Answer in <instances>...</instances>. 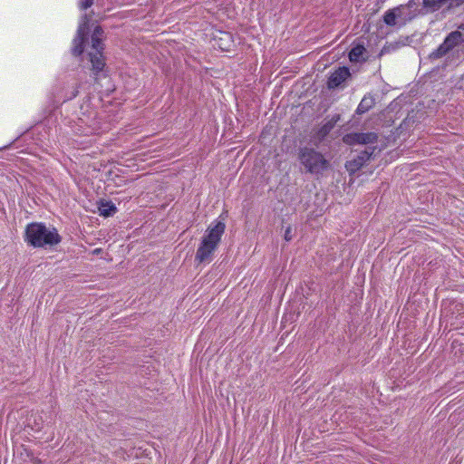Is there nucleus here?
Listing matches in <instances>:
<instances>
[{
  "instance_id": "obj_1",
  "label": "nucleus",
  "mask_w": 464,
  "mask_h": 464,
  "mask_svg": "<svg viewBox=\"0 0 464 464\" xmlns=\"http://www.w3.org/2000/svg\"><path fill=\"white\" fill-rule=\"evenodd\" d=\"M25 242L34 247L53 246L61 242V237L54 227H46L42 222H33L26 226Z\"/></svg>"
},
{
  "instance_id": "obj_2",
  "label": "nucleus",
  "mask_w": 464,
  "mask_h": 464,
  "mask_svg": "<svg viewBox=\"0 0 464 464\" xmlns=\"http://www.w3.org/2000/svg\"><path fill=\"white\" fill-rule=\"evenodd\" d=\"M225 229L226 226L221 221H217L208 227L196 252L195 259L198 262L203 263L210 259L211 255L218 248Z\"/></svg>"
},
{
  "instance_id": "obj_3",
  "label": "nucleus",
  "mask_w": 464,
  "mask_h": 464,
  "mask_svg": "<svg viewBox=\"0 0 464 464\" xmlns=\"http://www.w3.org/2000/svg\"><path fill=\"white\" fill-rule=\"evenodd\" d=\"M298 159L304 169L313 175L322 174L330 165L325 157L314 148H301Z\"/></svg>"
},
{
  "instance_id": "obj_4",
  "label": "nucleus",
  "mask_w": 464,
  "mask_h": 464,
  "mask_svg": "<svg viewBox=\"0 0 464 464\" xmlns=\"http://www.w3.org/2000/svg\"><path fill=\"white\" fill-rule=\"evenodd\" d=\"M103 31L102 27L96 26L92 34L91 50L88 53L92 70L97 73L103 70L105 66L103 57V44L102 42Z\"/></svg>"
},
{
  "instance_id": "obj_5",
  "label": "nucleus",
  "mask_w": 464,
  "mask_h": 464,
  "mask_svg": "<svg viewBox=\"0 0 464 464\" xmlns=\"http://www.w3.org/2000/svg\"><path fill=\"white\" fill-rule=\"evenodd\" d=\"M464 42V34L460 30L451 32L444 40V42L430 53V58L438 59L445 55L455 46Z\"/></svg>"
},
{
  "instance_id": "obj_6",
  "label": "nucleus",
  "mask_w": 464,
  "mask_h": 464,
  "mask_svg": "<svg viewBox=\"0 0 464 464\" xmlns=\"http://www.w3.org/2000/svg\"><path fill=\"white\" fill-rule=\"evenodd\" d=\"M89 18L86 14L81 17L76 36L72 41V53L76 56L81 55L84 50L86 35L89 33Z\"/></svg>"
},
{
  "instance_id": "obj_7",
  "label": "nucleus",
  "mask_w": 464,
  "mask_h": 464,
  "mask_svg": "<svg viewBox=\"0 0 464 464\" xmlns=\"http://www.w3.org/2000/svg\"><path fill=\"white\" fill-rule=\"evenodd\" d=\"M448 0H410L409 7L420 14L432 13L439 10Z\"/></svg>"
},
{
  "instance_id": "obj_8",
  "label": "nucleus",
  "mask_w": 464,
  "mask_h": 464,
  "mask_svg": "<svg viewBox=\"0 0 464 464\" xmlns=\"http://www.w3.org/2000/svg\"><path fill=\"white\" fill-rule=\"evenodd\" d=\"M375 148L368 147L360 152L354 159L346 162L345 168L350 174H354L370 160L373 154Z\"/></svg>"
},
{
  "instance_id": "obj_9",
  "label": "nucleus",
  "mask_w": 464,
  "mask_h": 464,
  "mask_svg": "<svg viewBox=\"0 0 464 464\" xmlns=\"http://www.w3.org/2000/svg\"><path fill=\"white\" fill-rule=\"evenodd\" d=\"M408 5H399L387 10L383 14V22L389 26H394L399 21H404L407 17Z\"/></svg>"
},
{
  "instance_id": "obj_10",
  "label": "nucleus",
  "mask_w": 464,
  "mask_h": 464,
  "mask_svg": "<svg viewBox=\"0 0 464 464\" xmlns=\"http://www.w3.org/2000/svg\"><path fill=\"white\" fill-rule=\"evenodd\" d=\"M378 135L374 132H356L346 135L343 140L348 144H373L377 141Z\"/></svg>"
},
{
  "instance_id": "obj_11",
  "label": "nucleus",
  "mask_w": 464,
  "mask_h": 464,
  "mask_svg": "<svg viewBox=\"0 0 464 464\" xmlns=\"http://www.w3.org/2000/svg\"><path fill=\"white\" fill-rule=\"evenodd\" d=\"M350 76L349 69L346 67H340L335 70L329 77L328 87L336 88L341 85Z\"/></svg>"
},
{
  "instance_id": "obj_12",
  "label": "nucleus",
  "mask_w": 464,
  "mask_h": 464,
  "mask_svg": "<svg viewBox=\"0 0 464 464\" xmlns=\"http://www.w3.org/2000/svg\"><path fill=\"white\" fill-rule=\"evenodd\" d=\"M374 103L375 100L372 95H365L360 102L356 109V112L358 114H363L367 112L371 108H372Z\"/></svg>"
},
{
  "instance_id": "obj_13",
  "label": "nucleus",
  "mask_w": 464,
  "mask_h": 464,
  "mask_svg": "<svg viewBox=\"0 0 464 464\" xmlns=\"http://www.w3.org/2000/svg\"><path fill=\"white\" fill-rule=\"evenodd\" d=\"M99 211L101 216L111 217L117 212L116 206L111 201L102 200L99 204Z\"/></svg>"
},
{
  "instance_id": "obj_14",
  "label": "nucleus",
  "mask_w": 464,
  "mask_h": 464,
  "mask_svg": "<svg viewBox=\"0 0 464 464\" xmlns=\"http://www.w3.org/2000/svg\"><path fill=\"white\" fill-rule=\"evenodd\" d=\"M73 131L79 135L89 136L99 133V128L94 125H86L83 127L82 125L77 124Z\"/></svg>"
},
{
  "instance_id": "obj_15",
  "label": "nucleus",
  "mask_w": 464,
  "mask_h": 464,
  "mask_svg": "<svg viewBox=\"0 0 464 464\" xmlns=\"http://www.w3.org/2000/svg\"><path fill=\"white\" fill-rule=\"evenodd\" d=\"M365 53V48L363 45L358 44L352 48L349 53V59L353 63H358L362 60V56Z\"/></svg>"
},
{
  "instance_id": "obj_16",
  "label": "nucleus",
  "mask_w": 464,
  "mask_h": 464,
  "mask_svg": "<svg viewBox=\"0 0 464 464\" xmlns=\"http://www.w3.org/2000/svg\"><path fill=\"white\" fill-rule=\"evenodd\" d=\"M336 121H329L325 124L322 126L319 132L322 136H324L329 133V131L334 128Z\"/></svg>"
},
{
  "instance_id": "obj_17",
  "label": "nucleus",
  "mask_w": 464,
  "mask_h": 464,
  "mask_svg": "<svg viewBox=\"0 0 464 464\" xmlns=\"http://www.w3.org/2000/svg\"><path fill=\"white\" fill-rule=\"evenodd\" d=\"M78 93V90L76 88H72V90L71 91L70 94H65L64 96L61 97L58 99V102H60L61 101L63 102H66V101H69L72 98H74Z\"/></svg>"
},
{
  "instance_id": "obj_18",
  "label": "nucleus",
  "mask_w": 464,
  "mask_h": 464,
  "mask_svg": "<svg viewBox=\"0 0 464 464\" xmlns=\"http://www.w3.org/2000/svg\"><path fill=\"white\" fill-rule=\"evenodd\" d=\"M93 4V0H81L79 2V7L82 10H86L91 7Z\"/></svg>"
},
{
  "instance_id": "obj_19",
  "label": "nucleus",
  "mask_w": 464,
  "mask_h": 464,
  "mask_svg": "<svg viewBox=\"0 0 464 464\" xmlns=\"http://www.w3.org/2000/svg\"><path fill=\"white\" fill-rule=\"evenodd\" d=\"M284 237H285V241H290L293 238L291 227H286V229L285 231Z\"/></svg>"
},
{
  "instance_id": "obj_20",
  "label": "nucleus",
  "mask_w": 464,
  "mask_h": 464,
  "mask_svg": "<svg viewBox=\"0 0 464 464\" xmlns=\"http://www.w3.org/2000/svg\"><path fill=\"white\" fill-rule=\"evenodd\" d=\"M79 120H80L81 123H84L83 119H79Z\"/></svg>"
}]
</instances>
